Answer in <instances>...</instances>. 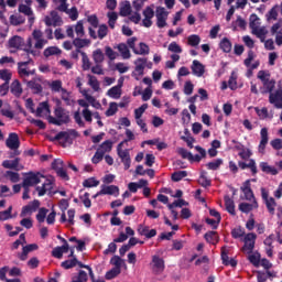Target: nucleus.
Returning a JSON list of instances; mask_svg holds the SVG:
<instances>
[{
    "label": "nucleus",
    "mask_w": 282,
    "mask_h": 282,
    "mask_svg": "<svg viewBox=\"0 0 282 282\" xmlns=\"http://www.w3.org/2000/svg\"><path fill=\"white\" fill-rule=\"evenodd\" d=\"M54 116H48L47 120L50 124H55V127H61L63 124H69V115L65 112L63 107H57L54 110Z\"/></svg>",
    "instance_id": "nucleus-1"
},
{
    "label": "nucleus",
    "mask_w": 282,
    "mask_h": 282,
    "mask_svg": "<svg viewBox=\"0 0 282 282\" xmlns=\"http://www.w3.org/2000/svg\"><path fill=\"white\" fill-rule=\"evenodd\" d=\"M6 147L11 151H14V155H21V152H19L21 140L19 139V134L17 132L9 133V137L6 140Z\"/></svg>",
    "instance_id": "nucleus-2"
},
{
    "label": "nucleus",
    "mask_w": 282,
    "mask_h": 282,
    "mask_svg": "<svg viewBox=\"0 0 282 282\" xmlns=\"http://www.w3.org/2000/svg\"><path fill=\"white\" fill-rule=\"evenodd\" d=\"M122 147L123 142L117 145V154L124 166V171H129L131 169V154H129V150H122Z\"/></svg>",
    "instance_id": "nucleus-3"
},
{
    "label": "nucleus",
    "mask_w": 282,
    "mask_h": 282,
    "mask_svg": "<svg viewBox=\"0 0 282 282\" xmlns=\"http://www.w3.org/2000/svg\"><path fill=\"white\" fill-rule=\"evenodd\" d=\"M45 178V175L40 172H29L26 177L23 180L22 186H36V184H41V180Z\"/></svg>",
    "instance_id": "nucleus-4"
},
{
    "label": "nucleus",
    "mask_w": 282,
    "mask_h": 282,
    "mask_svg": "<svg viewBox=\"0 0 282 282\" xmlns=\"http://www.w3.org/2000/svg\"><path fill=\"white\" fill-rule=\"evenodd\" d=\"M261 197L268 208V212L270 213V215H274V210L276 208V200L274 199V197H270V193L268 192V189H265V187H261Z\"/></svg>",
    "instance_id": "nucleus-5"
},
{
    "label": "nucleus",
    "mask_w": 282,
    "mask_h": 282,
    "mask_svg": "<svg viewBox=\"0 0 282 282\" xmlns=\"http://www.w3.org/2000/svg\"><path fill=\"white\" fill-rule=\"evenodd\" d=\"M78 131H76L75 129H70L68 131H61L52 139V142L64 140V144H67V142H72V137L78 138Z\"/></svg>",
    "instance_id": "nucleus-6"
},
{
    "label": "nucleus",
    "mask_w": 282,
    "mask_h": 282,
    "mask_svg": "<svg viewBox=\"0 0 282 282\" xmlns=\"http://www.w3.org/2000/svg\"><path fill=\"white\" fill-rule=\"evenodd\" d=\"M243 241H245V245L242 247V252L252 254V250H254V243L257 241V235L254 232H249L245 236Z\"/></svg>",
    "instance_id": "nucleus-7"
},
{
    "label": "nucleus",
    "mask_w": 282,
    "mask_h": 282,
    "mask_svg": "<svg viewBox=\"0 0 282 282\" xmlns=\"http://www.w3.org/2000/svg\"><path fill=\"white\" fill-rule=\"evenodd\" d=\"M9 48L11 50V54H17L19 50H23V45H25V40L23 37L15 35L12 36L8 42Z\"/></svg>",
    "instance_id": "nucleus-8"
},
{
    "label": "nucleus",
    "mask_w": 282,
    "mask_h": 282,
    "mask_svg": "<svg viewBox=\"0 0 282 282\" xmlns=\"http://www.w3.org/2000/svg\"><path fill=\"white\" fill-rule=\"evenodd\" d=\"M269 102L273 105L275 109H282V86L280 85L279 88L269 94Z\"/></svg>",
    "instance_id": "nucleus-9"
},
{
    "label": "nucleus",
    "mask_w": 282,
    "mask_h": 282,
    "mask_svg": "<svg viewBox=\"0 0 282 282\" xmlns=\"http://www.w3.org/2000/svg\"><path fill=\"white\" fill-rule=\"evenodd\" d=\"M166 19H169V11L164 7L156 9V25L158 28H166Z\"/></svg>",
    "instance_id": "nucleus-10"
},
{
    "label": "nucleus",
    "mask_w": 282,
    "mask_h": 282,
    "mask_svg": "<svg viewBox=\"0 0 282 282\" xmlns=\"http://www.w3.org/2000/svg\"><path fill=\"white\" fill-rule=\"evenodd\" d=\"M165 264L164 259L160 258L159 256L152 257V272L153 274H162L164 272Z\"/></svg>",
    "instance_id": "nucleus-11"
},
{
    "label": "nucleus",
    "mask_w": 282,
    "mask_h": 282,
    "mask_svg": "<svg viewBox=\"0 0 282 282\" xmlns=\"http://www.w3.org/2000/svg\"><path fill=\"white\" fill-rule=\"evenodd\" d=\"M137 232L141 237H145V239H153L158 235L156 229H150L149 226L140 224L138 226Z\"/></svg>",
    "instance_id": "nucleus-12"
},
{
    "label": "nucleus",
    "mask_w": 282,
    "mask_h": 282,
    "mask_svg": "<svg viewBox=\"0 0 282 282\" xmlns=\"http://www.w3.org/2000/svg\"><path fill=\"white\" fill-rule=\"evenodd\" d=\"M191 69L192 74L194 76H197L198 78H202V76H204V74L206 73V67L197 59L193 61Z\"/></svg>",
    "instance_id": "nucleus-13"
},
{
    "label": "nucleus",
    "mask_w": 282,
    "mask_h": 282,
    "mask_svg": "<svg viewBox=\"0 0 282 282\" xmlns=\"http://www.w3.org/2000/svg\"><path fill=\"white\" fill-rule=\"evenodd\" d=\"M238 166L242 171H246V169H250L251 175H257L259 173V170L257 169V161H254V159H250L249 163H246L243 161H239Z\"/></svg>",
    "instance_id": "nucleus-14"
},
{
    "label": "nucleus",
    "mask_w": 282,
    "mask_h": 282,
    "mask_svg": "<svg viewBox=\"0 0 282 282\" xmlns=\"http://www.w3.org/2000/svg\"><path fill=\"white\" fill-rule=\"evenodd\" d=\"M228 254H229L228 249H226V247H223L221 253H220L223 264L231 265V268H237V260H235V258L230 259V257H228Z\"/></svg>",
    "instance_id": "nucleus-15"
},
{
    "label": "nucleus",
    "mask_w": 282,
    "mask_h": 282,
    "mask_svg": "<svg viewBox=\"0 0 282 282\" xmlns=\"http://www.w3.org/2000/svg\"><path fill=\"white\" fill-rule=\"evenodd\" d=\"M252 61H254V51L250 50L248 52V57L243 61V65H246L247 67H249V69H252L254 72V69L259 68V65H261V62L256 61L252 64Z\"/></svg>",
    "instance_id": "nucleus-16"
},
{
    "label": "nucleus",
    "mask_w": 282,
    "mask_h": 282,
    "mask_svg": "<svg viewBox=\"0 0 282 282\" xmlns=\"http://www.w3.org/2000/svg\"><path fill=\"white\" fill-rule=\"evenodd\" d=\"M99 195H115V197H118L120 188L116 185H102Z\"/></svg>",
    "instance_id": "nucleus-17"
},
{
    "label": "nucleus",
    "mask_w": 282,
    "mask_h": 282,
    "mask_svg": "<svg viewBox=\"0 0 282 282\" xmlns=\"http://www.w3.org/2000/svg\"><path fill=\"white\" fill-rule=\"evenodd\" d=\"M260 143H259V153H265V147H268L269 137H268V128H262L260 131Z\"/></svg>",
    "instance_id": "nucleus-18"
},
{
    "label": "nucleus",
    "mask_w": 282,
    "mask_h": 282,
    "mask_svg": "<svg viewBox=\"0 0 282 282\" xmlns=\"http://www.w3.org/2000/svg\"><path fill=\"white\" fill-rule=\"evenodd\" d=\"M241 191L245 195V199L248 202H252L254 199V193L252 192V188L250 187V180H247L243 185L241 186Z\"/></svg>",
    "instance_id": "nucleus-19"
},
{
    "label": "nucleus",
    "mask_w": 282,
    "mask_h": 282,
    "mask_svg": "<svg viewBox=\"0 0 282 282\" xmlns=\"http://www.w3.org/2000/svg\"><path fill=\"white\" fill-rule=\"evenodd\" d=\"M30 63H32V58H29L26 62L18 63V74L21 78L30 76V73H28V65H30Z\"/></svg>",
    "instance_id": "nucleus-20"
},
{
    "label": "nucleus",
    "mask_w": 282,
    "mask_h": 282,
    "mask_svg": "<svg viewBox=\"0 0 282 282\" xmlns=\"http://www.w3.org/2000/svg\"><path fill=\"white\" fill-rule=\"evenodd\" d=\"M11 94L15 96V98H21V94H23V88L21 87V82L19 79H14L10 87Z\"/></svg>",
    "instance_id": "nucleus-21"
},
{
    "label": "nucleus",
    "mask_w": 282,
    "mask_h": 282,
    "mask_svg": "<svg viewBox=\"0 0 282 282\" xmlns=\"http://www.w3.org/2000/svg\"><path fill=\"white\" fill-rule=\"evenodd\" d=\"M73 45L76 50H83V47H89L91 45V40L76 37L73 40Z\"/></svg>",
    "instance_id": "nucleus-22"
},
{
    "label": "nucleus",
    "mask_w": 282,
    "mask_h": 282,
    "mask_svg": "<svg viewBox=\"0 0 282 282\" xmlns=\"http://www.w3.org/2000/svg\"><path fill=\"white\" fill-rule=\"evenodd\" d=\"M204 239L207 243H212L213 246H217V243H219V235H217V231H207L204 235Z\"/></svg>",
    "instance_id": "nucleus-23"
},
{
    "label": "nucleus",
    "mask_w": 282,
    "mask_h": 282,
    "mask_svg": "<svg viewBox=\"0 0 282 282\" xmlns=\"http://www.w3.org/2000/svg\"><path fill=\"white\" fill-rule=\"evenodd\" d=\"M147 61L148 59L144 57H139L134 61L135 72L139 73V76L144 75V68L147 67Z\"/></svg>",
    "instance_id": "nucleus-24"
},
{
    "label": "nucleus",
    "mask_w": 282,
    "mask_h": 282,
    "mask_svg": "<svg viewBox=\"0 0 282 282\" xmlns=\"http://www.w3.org/2000/svg\"><path fill=\"white\" fill-rule=\"evenodd\" d=\"M260 169H261L262 173H267V175H279V170H276V167L268 164V162H261Z\"/></svg>",
    "instance_id": "nucleus-25"
},
{
    "label": "nucleus",
    "mask_w": 282,
    "mask_h": 282,
    "mask_svg": "<svg viewBox=\"0 0 282 282\" xmlns=\"http://www.w3.org/2000/svg\"><path fill=\"white\" fill-rule=\"evenodd\" d=\"M26 87L33 91V94H42L43 86L36 82V79H32L26 82Z\"/></svg>",
    "instance_id": "nucleus-26"
},
{
    "label": "nucleus",
    "mask_w": 282,
    "mask_h": 282,
    "mask_svg": "<svg viewBox=\"0 0 282 282\" xmlns=\"http://www.w3.org/2000/svg\"><path fill=\"white\" fill-rule=\"evenodd\" d=\"M19 162H21V159L15 158L14 160H4L2 162L3 169H11L13 171H19Z\"/></svg>",
    "instance_id": "nucleus-27"
},
{
    "label": "nucleus",
    "mask_w": 282,
    "mask_h": 282,
    "mask_svg": "<svg viewBox=\"0 0 282 282\" xmlns=\"http://www.w3.org/2000/svg\"><path fill=\"white\" fill-rule=\"evenodd\" d=\"M253 208H259V204L254 200L253 204L250 203H240L239 204V210L241 213H250L251 210H253Z\"/></svg>",
    "instance_id": "nucleus-28"
},
{
    "label": "nucleus",
    "mask_w": 282,
    "mask_h": 282,
    "mask_svg": "<svg viewBox=\"0 0 282 282\" xmlns=\"http://www.w3.org/2000/svg\"><path fill=\"white\" fill-rule=\"evenodd\" d=\"M118 52L121 54L122 58L128 59L131 58V51H129V46L124 43H120L117 45Z\"/></svg>",
    "instance_id": "nucleus-29"
},
{
    "label": "nucleus",
    "mask_w": 282,
    "mask_h": 282,
    "mask_svg": "<svg viewBox=\"0 0 282 282\" xmlns=\"http://www.w3.org/2000/svg\"><path fill=\"white\" fill-rule=\"evenodd\" d=\"M62 52L57 46H48L44 50L43 54L45 58H50V56H58Z\"/></svg>",
    "instance_id": "nucleus-30"
},
{
    "label": "nucleus",
    "mask_w": 282,
    "mask_h": 282,
    "mask_svg": "<svg viewBox=\"0 0 282 282\" xmlns=\"http://www.w3.org/2000/svg\"><path fill=\"white\" fill-rule=\"evenodd\" d=\"M225 206H226V210L227 213H229V215L236 216L237 213L235 212V200H232V198H230V196H225Z\"/></svg>",
    "instance_id": "nucleus-31"
},
{
    "label": "nucleus",
    "mask_w": 282,
    "mask_h": 282,
    "mask_svg": "<svg viewBox=\"0 0 282 282\" xmlns=\"http://www.w3.org/2000/svg\"><path fill=\"white\" fill-rule=\"evenodd\" d=\"M53 186H52V182L50 180H46L45 183H43L42 186H37L36 191L39 193V197H43V195H45V193H47V191H52Z\"/></svg>",
    "instance_id": "nucleus-32"
},
{
    "label": "nucleus",
    "mask_w": 282,
    "mask_h": 282,
    "mask_svg": "<svg viewBox=\"0 0 282 282\" xmlns=\"http://www.w3.org/2000/svg\"><path fill=\"white\" fill-rule=\"evenodd\" d=\"M107 96H109V98L118 100V98L122 96V88H120V86H113L107 91Z\"/></svg>",
    "instance_id": "nucleus-33"
},
{
    "label": "nucleus",
    "mask_w": 282,
    "mask_h": 282,
    "mask_svg": "<svg viewBox=\"0 0 282 282\" xmlns=\"http://www.w3.org/2000/svg\"><path fill=\"white\" fill-rule=\"evenodd\" d=\"M44 111H46V113H51L50 104L47 101L40 102L39 107L36 108L35 116L41 118Z\"/></svg>",
    "instance_id": "nucleus-34"
},
{
    "label": "nucleus",
    "mask_w": 282,
    "mask_h": 282,
    "mask_svg": "<svg viewBox=\"0 0 282 282\" xmlns=\"http://www.w3.org/2000/svg\"><path fill=\"white\" fill-rule=\"evenodd\" d=\"M119 14L120 17H129L131 14V2L126 0L120 7Z\"/></svg>",
    "instance_id": "nucleus-35"
},
{
    "label": "nucleus",
    "mask_w": 282,
    "mask_h": 282,
    "mask_svg": "<svg viewBox=\"0 0 282 282\" xmlns=\"http://www.w3.org/2000/svg\"><path fill=\"white\" fill-rule=\"evenodd\" d=\"M220 50H223V52H225L226 54H230V52H232V43L230 42V40H228V37H224L220 41Z\"/></svg>",
    "instance_id": "nucleus-36"
},
{
    "label": "nucleus",
    "mask_w": 282,
    "mask_h": 282,
    "mask_svg": "<svg viewBox=\"0 0 282 282\" xmlns=\"http://www.w3.org/2000/svg\"><path fill=\"white\" fill-rule=\"evenodd\" d=\"M221 164H224V160L223 159H216V160L207 163L206 169L208 171H219Z\"/></svg>",
    "instance_id": "nucleus-37"
},
{
    "label": "nucleus",
    "mask_w": 282,
    "mask_h": 282,
    "mask_svg": "<svg viewBox=\"0 0 282 282\" xmlns=\"http://www.w3.org/2000/svg\"><path fill=\"white\" fill-rule=\"evenodd\" d=\"M53 3L58 12H67V8H69L67 0H53Z\"/></svg>",
    "instance_id": "nucleus-38"
},
{
    "label": "nucleus",
    "mask_w": 282,
    "mask_h": 282,
    "mask_svg": "<svg viewBox=\"0 0 282 282\" xmlns=\"http://www.w3.org/2000/svg\"><path fill=\"white\" fill-rule=\"evenodd\" d=\"M139 47H140L139 51L134 50V54L139 56H147L149 52H151V50L149 48V45H147V43L144 42H140Z\"/></svg>",
    "instance_id": "nucleus-39"
},
{
    "label": "nucleus",
    "mask_w": 282,
    "mask_h": 282,
    "mask_svg": "<svg viewBox=\"0 0 282 282\" xmlns=\"http://www.w3.org/2000/svg\"><path fill=\"white\" fill-rule=\"evenodd\" d=\"M82 68L84 72H89V69H91V62L85 52H82Z\"/></svg>",
    "instance_id": "nucleus-40"
},
{
    "label": "nucleus",
    "mask_w": 282,
    "mask_h": 282,
    "mask_svg": "<svg viewBox=\"0 0 282 282\" xmlns=\"http://www.w3.org/2000/svg\"><path fill=\"white\" fill-rule=\"evenodd\" d=\"M112 147H113V142H111V141H109V140H106V141H104V142L98 147L97 150H98L99 152L104 153V155H105V153H109V151H111Z\"/></svg>",
    "instance_id": "nucleus-41"
},
{
    "label": "nucleus",
    "mask_w": 282,
    "mask_h": 282,
    "mask_svg": "<svg viewBox=\"0 0 282 282\" xmlns=\"http://www.w3.org/2000/svg\"><path fill=\"white\" fill-rule=\"evenodd\" d=\"M50 15L53 21V28H58V25H63V18L58 15L57 11H51Z\"/></svg>",
    "instance_id": "nucleus-42"
},
{
    "label": "nucleus",
    "mask_w": 282,
    "mask_h": 282,
    "mask_svg": "<svg viewBox=\"0 0 282 282\" xmlns=\"http://www.w3.org/2000/svg\"><path fill=\"white\" fill-rule=\"evenodd\" d=\"M78 263V258L74 257L70 260H65L61 263L62 268L64 270H72V268H76V264Z\"/></svg>",
    "instance_id": "nucleus-43"
},
{
    "label": "nucleus",
    "mask_w": 282,
    "mask_h": 282,
    "mask_svg": "<svg viewBox=\"0 0 282 282\" xmlns=\"http://www.w3.org/2000/svg\"><path fill=\"white\" fill-rule=\"evenodd\" d=\"M97 28H98L97 39L102 41V39H105L107 36V34H109V26H107V24H101Z\"/></svg>",
    "instance_id": "nucleus-44"
},
{
    "label": "nucleus",
    "mask_w": 282,
    "mask_h": 282,
    "mask_svg": "<svg viewBox=\"0 0 282 282\" xmlns=\"http://www.w3.org/2000/svg\"><path fill=\"white\" fill-rule=\"evenodd\" d=\"M89 281V275H87V272L79 270L78 274L73 276L70 282H87Z\"/></svg>",
    "instance_id": "nucleus-45"
},
{
    "label": "nucleus",
    "mask_w": 282,
    "mask_h": 282,
    "mask_svg": "<svg viewBox=\"0 0 282 282\" xmlns=\"http://www.w3.org/2000/svg\"><path fill=\"white\" fill-rule=\"evenodd\" d=\"M188 176V172L186 171H176L172 174L171 180L172 182H182L184 177Z\"/></svg>",
    "instance_id": "nucleus-46"
},
{
    "label": "nucleus",
    "mask_w": 282,
    "mask_h": 282,
    "mask_svg": "<svg viewBox=\"0 0 282 282\" xmlns=\"http://www.w3.org/2000/svg\"><path fill=\"white\" fill-rule=\"evenodd\" d=\"M252 33L256 34L258 39H260L261 43L265 42V34H268L265 29L257 26L252 30Z\"/></svg>",
    "instance_id": "nucleus-47"
},
{
    "label": "nucleus",
    "mask_w": 282,
    "mask_h": 282,
    "mask_svg": "<svg viewBox=\"0 0 282 282\" xmlns=\"http://www.w3.org/2000/svg\"><path fill=\"white\" fill-rule=\"evenodd\" d=\"M62 12H65V14H68L72 21L78 20V9L76 7H73L72 9H69V7H66V11H62Z\"/></svg>",
    "instance_id": "nucleus-48"
},
{
    "label": "nucleus",
    "mask_w": 282,
    "mask_h": 282,
    "mask_svg": "<svg viewBox=\"0 0 282 282\" xmlns=\"http://www.w3.org/2000/svg\"><path fill=\"white\" fill-rule=\"evenodd\" d=\"M88 84L90 85L91 89H94V91H100V82H98V78L93 75H88Z\"/></svg>",
    "instance_id": "nucleus-49"
},
{
    "label": "nucleus",
    "mask_w": 282,
    "mask_h": 282,
    "mask_svg": "<svg viewBox=\"0 0 282 282\" xmlns=\"http://www.w3.org/2000/svg\"><path fill=\"white\" fill-rule=\"evenodd\" d=\"M248 260L252 265H254V268H259L261 265V254L259 253L249 254Z\"/></svg>",
    "instance_id": "nucleus-50"
},
{
    "label": "nucleus",
    "mask_w": 282,
    "mask_h": 282,
    "mask_svg": "<svg viewBox=\"0 0 282 282\" xmlns=\"http://www.w3.org/2000/svg\"><path fill=\"white\" fill-rule=\"evenodd\" d=\"M198 184H200L203 188H208V186L212 185V181L206 176V172L200 173Z\"/></svg>",
    "instance_id": "nucleus-51"
},
{
    "label": "nucleus",
    "mask_w": 282,
    "mask_h": 282,
    "mask_svg": "<svg viewBox=\"0 0 282 282\" xmlns=\"http://www.w3.org/2000/svg\"><path fill=\"white\" fill-rule=\"evenodd\" d=\"M93 59L95 63L100 64L102 61H105V54L102 53V50L97 48L93 52Z\"/></svg>",
    "instance_id": "nucleus-52"
},
{
    "label": "nucleus",
    "mask_w": 282,
    "mask_h": 282,
    "mask_svg": "<svg viewBox=\"0 0 282 282\" xmlns=\"http://www.w3.org/2000/svg\"><path fill=\"white\" fill-rule=\"evenodd\" d=\"M246 235V229L243 227H236L231 230V237L234 239H241Z\"/></svg>",
    "instance_id": "nucleus-53"
},
{
    "label": "nucleus",
    "mask_w": 282,
    "mask_h": 282,
    "mask_svg": "<svg viewBox=\"0 0 282 282\" xmlns=\"http://www.w3.org/2000/svg\"><path fill=\"white\" fill-rule=\"evenodd\" d=\"M100 184V181L95 180L94 177L87 178L83 182L84 188H94Z\"/></svg>",
    "instance_id": "nucleus-54"
},
{
    "label": "nucleus",
    "mask_w": 282,
    "mask_h": 282,
    "mask_svg": "<svg viewBox=\"0 0 282 282\" xmlns=\"http://www.w3.org/2000/svg\"><path fill=\"white\" fill-rule=\"evenodd\" d=\"M187 43L192 47H197V45H199V43H202V37H199V35H197V34L189 35L187 37Z\"/></svg>",
    "instance_id": "nucleus-55"
},
{
    "label": "nucleus",
    "mask_w": 282,
    "mask_h": 282,
    "mask_svg": "<svg viewBox=\"0 0 282 282\" xmlns=\"http://www.w3.org/2000/svg\"><path fill=\"white\" fill-rule=\"evenodd\" d=\"M260 23H259V15H257L256 13H252L249 18V28L251 30H257V28H259Z\"/></svg>",
    "instance_id": "nucleus-56"
},
{
    "label": "nucleus",
    "mask_w": 282,
    "mask_h": 282,
    "mask_svg": "<svg viewBox=\"0 0 282 282\" xmlns=\"http://www.w3.org/2000/svg\"><path fill=\"white\" fill-rule=\"evenodd\" d=\"M124 260H122V258H120V256H113L110 259V264L115 265V269L117 270H122V263Z\"/></svg>",
    "instance_id": "nucleus-57"
},
{
    "label": "nucleus",
    "mask_w": 282,
    "mask_h": 282,
    "mask_svg": "<svg viewBox=\"0 0 282 282\" xmlns=\"http://www.w3.org/2000/svg\"><path fill=\"white\" fill-rule=\"evenodd\" d=\"M120 272H122L121 269L112 268L111 270L106 272L105 279L107 281H111L112 279H116V276H118L120 274Z\"/></svg>",
    "instance_id": "nucleus-58"
},
{
    "label": "nucleus",
    "mask_w": 282,
    "mask_h": 282,
    "mask_svg": "<svg viewBox=\"0 0 282 282\" xmlns=\"http://www.w3.org/2000/svg\"><path fill=\"white\" fill-rule=\"evenodd\" d=\"M47 213H50V209L42 207L39 209V213L36 215V220L39 224H43L45 221V217H47Z\"/></svg>",
    "instance_id": "nucleus-59"
},
{
    "label": "nucleus",
    "mask_w": 282,
    "mask_h": 282,
    "mask_svg": "<svg viewBox=\"0 0 282 282\" xmlns=\"http://www.w3.org/2000/svg\"><path fill=\"white\" fill-rule=\"evenodd\" d=\"M116 113H118V104L112 101L109 104L106 116L107 118H111V116H116Z\"/></svg>",
    "instance_id": "nucleus-60"
},
{
    "label": "nucleus",
    "mask_w": 282,
    "mask_h": 282,
    "mask_svg": "<svg viewBox=\"0 0 282 282\" xmlns=\"http://www.w3.org/2000/svg\"><path fill=\"white\" fill-rule=\"evenodd\" d=\"M4 177L9 178L10 182H12L13 184H17V182H19V180H20L19 173L12 172V171H7L4 173Z\"/></svg>",
    "instance_id": "nucleus-61"
},
{
    "label": "nucleus",
    "mask_w": 282,
    "mask_h": 282,
    "mask_svg": "<svg viewBox=\"0 0 282 282\" xmlns=\"http://www.w3.org/2000/svg\"><path fill=\"white\" fill-rule=\"evenodd\" d=\"M75 33L79 39H83V36H85V26L83 25V20H79L75 25Z\"/></svg>",
    "instance_id": "nucleus-62"
},
{
    "label": "nucleus",
    "mask_w": 282,
    "mask_h": 282,
    "mask_svg": "<svg viewBox=\"0 0 282 282\" xmlns=\"http://www.w3.org/2000/svg\"><path fill=\"white\" fill-rule=\"evenodd\" d=\"M105 54L109 58V61H116L118 58V53L111 48V46L105 47Z\"/></svg>",
    "instance_id": "nucleus-63"
},
{
    "label": "nucleus",
    "mask_w": 282,
    "mask_h": 282,
    "mask_svg": "<svg viewBox=\"0 0 282 282\" xmlns=\"http://www.w3.org/2000/svg\"><path fill=\"white\" fill-rule=\"evenodd\" d=\"M0 79L4 80V83H10V80H12V73L8 69H1Z\"/></svg>",
    "instance_id": "nucleus-64"
}]
</instances>
